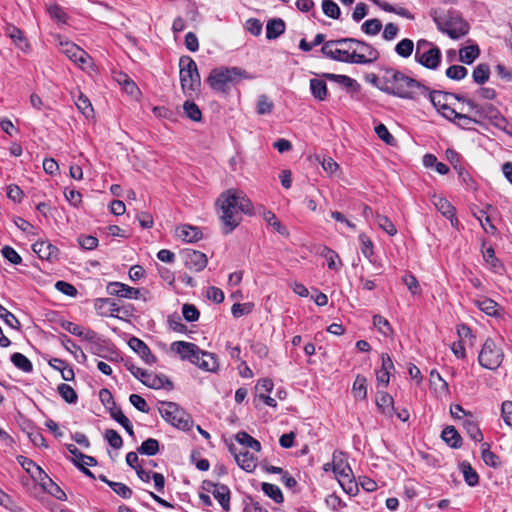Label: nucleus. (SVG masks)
<instances>
[{"mask_svg":"<svg viewBox=\"0 0 512 512\" xmlns=\"http://www.w3.org/2000/svg\"><path fill=\"white\" fill-rule=\"evenodd\" d=\"M392 396L384 391H380L376 395V405L381 413L391 416L394 411Z\"/></svg>","mask_w":512,"mask_h":512,"instance_id":"nucleus-24","label":"nucleus"},{"mask_svg":"<svg viewBox=\"0 0 512 512\" xmlns=\"http://www.w3.org/2000/svg\"><path fill=\"white\" fill-rule=\"evenodd\" d=\"M104 437L114 449H120L123 445L122 437L114 429H107Z\"/></svg>","mask_w":512,"mask_h":512,"instance_id":"nucleus-59","label":"nucleus"},{"mask_svg":"<svg viewBox=\"0 0 512 512\" xmlns=\"http://www.w3.org/2000/svg\"><path fill=\"white\" fill-rule=\"evenodd\" d=\"M236 440L241 445L251 448L254 451L258 452L261 450L260 442L244 431H240L236 434Z\"/></svg>","mask_w":512,"mask_h":512,"instance_id":"nucleus-43","label":"nucleus"},{"mask_svg":"<svg viewBox=\"0 0 512 512\" xmlns=\"http://www.w3.org/2000/svg\"><path fill=\"white\" fill-rule=\"evenodd\" d=\"M125 366L135 378L140 380L145 386L149 388L160 389L165 387L166 384L170 387L172 386L171 381L164 375H156L154 373H150L147 370L137 367L132 363H126Z\"/></svg>","mask_w":512,"mask_h":512,"instance_id":"nucleus-11","label":"nucleus"},{"mask_svg":"<svg viewBox=\"0 0 512 512\" xmlns=\"http://www.w3.org/2000/svg\"><path fill=\"white\" fill-rule=\"evenodd\" d=\"M460 469L463 473V477L466 481V483L473 487L476 486L479 482V476L477 472L472 468L471 464L469 462L463 461L460 464Z\"/></svg>","mask_w":512,"mask_h":512,"instance_id":"nucleus-37","label":"nucleus"},{"mask_svg":"<svg viewBox=\"0 0 512 512\" xmlns=\"http://www.w3.org/2000/svg\"><path fill=\"white\" fill-rule=\"evenodd\" d=\"M171 349L179 354L182 360L190 361L192 364L197 362V357L201 355V349L194 343L186 341H175Z\"/></svg>","mask_w":512,"mask_h":512,"instance_id":"nucleus-17","label":"nucleus"},{"mask_svg":"<svg viewBox=\"0 0 512 512\" xmlns=\"http://www.w3.org/2000/svg\"><path fill=\"white\" fill-rule=\"evenodd\" d=\"M441 437L452 448H459L461 446V436L454 426H447L442 431Z\"/></svg>","mask_w":512,"mask_h":512,"instance_id":"nucleus-28","label":"nucleus"},{"mask_svg":"<svg viewBox=\"0 0 512 512\" xmlns=\"http://www.w3.org/2000/svg\"><path fill=\"white\" fill-rule=\"evenodd\" d=\"M432 201L436 209L450 220L453 227H456L458 225V220L455 218V208L451 203L446 198L436 195L433 196Z\"/></svg>","mask_w":512,"mask_h":512,"instance_id":"nucleus-20","label":"nucleus"},{"mask_svg":"<svg viewBox=\"0 0 512 512\" xmlns=\"http://www.w3.org/2000/svg\"><path fill=\"white\" fill-rule=\"evenodd\" d=\"M193 364L207 372H217L219 369V362L216 354L203 350H201V355L197 357V362H194Z\"/></svg>","mask_w":512,"mask_h":512,"instance_id":"nucleus-21","label":"nucleus"},{"mask_svg":"<svg viewBox=\"0 0 512 512\" xmlns=\"http://www.w3.org/2000/svg\"><path fill=\"white\" fill-rule=\"evenodd\" d=\"M490 76V67L486 63L478 64L472 73L473 81L476 84L483 85L489 80Z\"/></svg>","mask_w":512,"mask_h":512,"instance_id":"nucleus-34","label":"nucleus"},{"mask_svg":"<svg viewBox=\"0 0 512 512\" xmlns=\"http://www.w3.org/2000/svg\"><path fill=\"white\" fill-rule=\"evenodd\" d=\"M373 325L378 329L380 333L387 336L391 333L392 329L387 319L381 315L373 316Z\"/></svg>","mask_w":512,"mask_h":512,"instance_id":"nucleus-61","label":"nucleus"},{"mask_svg":"<svg viewBox=\"0 0 512 512\" xmlns=\"http://www.w3.org/2000/svg\"><path fill=\"white\" fill-rule=\"evenodd\" d=\"M129 347L137 353L142 360L149 365H153L156 363L157 358L152 354L150 348L147 344L137 337H131L128 341Z\"/></svg>","mask_w":512,"mask_h":512,"instance_id":"nucleus-18","label":"nucleus"},{"mask_svg":"<svg viewBox=\"0 0 512 512\" xmlns=\"http://www.w3.org/2000/svg\"><path fill=\"white\" fill-rule=\"evenodd\" d=\"M254 304L251 302L235 303L231 308V313L235 318L248 315L252 312Z\"/></svg>","mask_w":512,"mask_h":512,"instance_id":"nucleus-57","label":"nucleus"},{"mask_svg":"<svg viewBox=\"0 0 512 512\" xmlns=\"http://www.w3.org/2000/svg\"><path fill=\"white\" fill-rule=\"evenodd\" d=\"M33 251L41 258L50 260L52 257L55 256V253L57 252V249L52 244L45 242V241H38L33 244L32 246Z\"/></svg>","mask_w":512,"mask_h":512,"instance_id":"nucleus-26","label":"nucleus"},{"mask_svg":"<svg viewBox=\"0 0 512 512\" xmlns=\"http://www.w3.org/2000/svg\"><path fill=\"white\" fill-rule=\"evenodd\" d=\"M375 220L380 229L385 231L388 235L394 236L397 233V229L393 222L385 215L376 213Z\"/></svg>","mask_w":512,"mask_h":512,"instance_id":"nucleus-44","label":"nucleus"},{"mask_svg":"<svg viewBox=\"0 0 512 512\" xmlns=\"http://www.w3.org/2000/svg\"><path fill=\"white\" fill-rule=\"evenodd\" d=\"M0 318L5 322L6 325L13 329L19 330L21 325L19 320L14 314L8 311L4 306L0 304Z\"/></svg>","mask_w":512,"mask_h":512,"instance_id":"nucleus-51","label":"nucleus"},{"mask_svg":"<svg viewBox=\"0 0 512 512\" xmlns=\"http://www.w3.org/2000/svg\"><path fill=\"white\" fill-rule=\"evenodd\" d=\"M322 10L327 17L332 19H339L341 14L339 6L333 0H323Z\"/></svg>","mask_w":512,"mask_h":512,"instance_id":"nucleus-50","label":"nucleus"},{"mask_svg":"<svg viewBox=\"0 0 512 512\" xmlns=\"http://www.w3.org/2000/svg\"><path fill=\"white\" fill-rule=\"evenodd\" d=\"M455 95L456 94L444 93V92L436 91V90H434V91L428 90V92L425 96H428L430 102L433 104V106L437 110H441V108H443V106H445L447 104L448 97L455 98Z\"/></svg>","mask_w":512,"mask_h":512,"instance_id":"nucleus-29","label":"nucleus"},{"mask_svg":"<svg viewBox=\"0 0 512 512\" xmlns=\"http://www.w3.org/2000/svg\"><path fill=\"white\" fill-rule=\"evenodd\" d=\"M481 455L482 459L486 465L491 467H497L499 464V457L490 450V447L487 443H483L481 445Z\"/></svg>","mask_w":512,"mask_h":512,"instance_id":"nucleus-48","label":"nucleus"},{"mask_svg":"<svg viewBox=\"0 0 512 512\" xmlns=\"http://www.w3.org/2000/svg\"><path fill=\"white\" fill-rule=\"evenodd\" d=\"M182 314L186 321L195 322L199 319V310L193 304H184L182 307Z\"/></svg>","mask_w":512,"mask_h":512,"instance_id":"nucleus-63","label":"nucleus"},{"mask_svg":"<svg viewBox=\"0 0 512 512\" xmlns=\"http://www.w3.org/2000/svg\"><path fill=\"white\" fill-rule=\"evenodd\" d=\"M212 495L219 502L224 511L228 512L230 510V489L226 485L220 484L213 489Z\"/></svg>","mask_w":512,"mask_h":512,"instance_id":"nucleus-25","label":"nucleus"},{"mask_svg":"<svg viewBox=\"0 0 512 512\" xmlns=\"http://www.w3.org/2000/svg\"><path fill=\"white\" fill-rule=\"evenodd\" d=\"M478 117L489 120L493 126L503 131L506 130V126L508 125L506 118L494 105L490 103L481 105Z\"/></svg>","mask_w":512,"mask_h":512,"instance_id":"nucleus-16","label":"nucleus"},{"mask_svg":"<svg viewBox=\"0 0 512 512\" xmlns=\"http://www.w3.org/2000/svg\"><path fill=\"white\" fill-rule=\"evenodd\" d=\"M414 58L423 67L436 70L441 64L442 53L432 42L420 39L416 43Z\"/></svg>","mask_w":512,"mask_h":512,"instance_id":"nucleus-7","label":"nucleus"},{"mask_svg":"<svg viewBox=\"0 0 512 512\" xmlns=\"http://www.w3.org/2000/svg\"><path fill=\"white\" fill-rule=\"evenodd\" d=\"M229 451L234 455L237 464L245 471L252 472L256 468V458L248 451L236 452L234 445L229 447Z\"/></svg>","mask_w":512,"mask_h":512,"instance_id":"nucleus-19","label":"nucleus"},{"mask_svg":"<svg viewBox=\"0 0 512 512\" xmlns=\"http://www.w3.org/2000/svg\"><path fill=\"white\" fill-rule=\"evenodd\" d=\"M141 455L154 456L159 452V442L154 438H148L137 448Z\"/></svg>","mask_w":512,"mask_h":512,"instance_id":"nucleus-40","label":"nucleus"},{"mask_svg":"<svg viewBox=\"0 0 512 512\" xmlns=\"http://www.w3.org/2000/svg\"><path fill=\"white\" fill-rule=\"evenodd\" d=\"M185 266L195 272L202 271L207 266V257L204 253L192 249H185L181 252Z\"/></svg>","mask_w":512,"mask_h":512,"instance_id":"nucleus-15","label":"nucleus"},{"mask_svg":"<svg viewBox=\"0 0 512 512\" xmlns=\"http://www.w3.org/2000/svg\"><path fill=\"white\" fill-rule=\"evenodd\" d=\"M66 448L75 457V459H73V462L78 461L81 464L86 465V466L96 465L97 461L94 457L83 454L82 452H80L78 450V448L75 445L67 444Z\"/></svg>","mask_w":512,"mask_h":512,"instance_id":"nucleus-35","label":"nucleus"},{"mask_svg":"<svg viewBox=\"0 0 512 512\" xmlns=\"http://www.w3.org/2000/svg\"><path fill=\"white\" fill-rule=\"evenodd\" d=\"M6 35L11 38L15 45H17V47L22 51L25 52L29 49L30 45L23 32L19 28L13 25H8L6 27Z\"/></svg>","mask_w":512,"mask_h":512,"instance_id":"nucleus-23","label":"nucleus"},{"mask_svg":"<svg viewBox=\"0 0 512 512\" xmlns=\"http://www.w3.org/2000/svg\"><path fill=\"white\" fill-rule=\"evenodd\" d=\"M430 17L436 24L437 29L447 34L451 39L458 40L469 33V23L457 11L432 8L429 12Z\"/></svg>","mask_w":512,"mask_h":512,"instance_id":"nucleus-3","label":"nucleus"},{"mask_svg":"<svg viewBox=\"0 0 512 512\" xmlns=\"http://www.w3.org/2000/svg\"><path fill=\"white\" fill-rule=\"evenodd\" d=\"M359 241H360V244H361V252L362 254L370 259L371 256L373 255V248H374V245H373V242L371 241V239L364 233H361L358 237Z\"/></svg>","mask_w":512,"mask_h":512,"instance_id":"nucleus-60","label":"nucleus"},{"mask_svg":"<svg viewBox=\"0 0 512 512\" xmlns=\"http://www.w3.org/2000/svg\"><path fill=\"white\" fill-rule=\"evenodd\" d=\"M242 78H248L245 70L238 67L222 66L214 68L210 72L207 83L216 92L228 93L230 85L237 84Z\"/></svg>","mask_w":512,"mask_h":512,"instance_id":"nucleus-4","label":"nucleus"},{"mask_svg":"<svg viewBox=\"0 0 512 512\" xmlns=\"http://www.w3.org/2000/svg\"><path fill=\"white\" fill-rule=\"evenodd\" d=\"M61 51L81 69L91 66L92 58L89 54L72 42H61Z\"/></svg>","mask_w":512,"mask_h":512,"instance_id":"nucleus-14","label":"nucleus"},{"mask_svg":"<svg viewBox=\"0 0 512 512\" xmlns=\"http://www.w3.org/2000/svg\"><path fill=\"white\" fill-rule=\"evenodd\" d=\"M107 293L111 296H117L127 299H140L147 301L148 298L145 296L148 294L147 290H141L139 288L131 287L121 282H110L106 287Z\"/></svg>","mask_w":512,"mask_h":512,"instance_id":"nucleus-13","label":"nucleus"},{"mask_svg":"<svg viewBox=\"0 0 512 512\" xmlns=\"http://www.w3.org/2000/svg\"><path fill=\"white\" fill-rule=\"evenodd\" d=\"M262 491L276 503H282L284 498L281 489L274 484L263 483Z\"/></svg>","mask_w":512,"mask_h":512,"instance_id":"nucleus-46","label":"nucleus"},{"mask_svg":"<svg viewBox=\"0 0 512 512\" xmlns=\"http://www.w3.org/2000/svg\"><path fill=\"white\" fill-rule=\"evenodd\" d=\"M384 93L402 99L417 100L425 96L428 88L420 81L395 68H384Z\"/></svg>","mask_w":512,"mask_h":512,"instance_id":"nucleus-2","label":"nucleus"},{"mask_svg":"<svg viewBox=\"0 0 512 512\" xmlns=\"http://www.w3.org/2000/svg\"><path fill=\"white\" fill-rule=\"evenodd\" d=\"M352 392L355 398L366 399L367 397V379L363 375H357L353 383Z\"/></svg>","mask_w":512,"mask_h":512,"instance_id":"nucleus-39","label":"nucleus"},{"mask_svg":"<svg viewBox=\"0 0 512 512\" xmlns=\"http://www.w3.org/2000/svg\"><path fill=\"white\" fill-rule=\"evenodd\" d=\"M480 50L478 45H470L460 49L459 59L465 64H472L475 59L479 56Z\"/></svg>","mask_w":512,"mask_h":512,"instance_id":"nucleus-33","label":"nucleus"},{"mask_svg":"<svg viewBox=\"0 0 512 512\" xmlns=\"http://www.w3.org/2000/svg\"><path fill=\"white\" fill-rule=\"evenodd\" d=\"M446 119L455 121L457 120H466V121H472V118L465 115L456 112L453 108H451L448 103L441 108V110H438Z\"/></svg>","mask_w":512,"mask_h":512,"instance_id":"nucleus-53","label":"nucleus"},{"mask_svg":"<svg viewBox=\"0 0 512 512\" xmlns=\"http://www.w3.org/2000/svg\"><path fill=\"white\" fill-rule=\"evenodd\" d=\"M467 69L461 65H451L446 70V76L452 80H462L467 76Z\"/></svg>","mask_w":512,"mask_h":512,"instance_id":"nucleus-56","label":"nucleus"},{"mask_svg":"<svg viewBox=\"0 0 512 512\" xmlns=\"http://www.w3.org/2000/svg\"><path fill=\"white\" fill-rule=\"evenodd\" d=\"M462 425L471 439L475 441H482L483 435L478 427V424L474 420L465 419Z\"/></svg>","mask_w":512,"mask_h":512,"instance_id":"nucleus-45","label":"nucleus"},{"mask_svg":"<svg viewBox=\"0 0 512 512\" xmlns=\"http://www.w3.org/2000/svg\"><path fill=\"white\" fill-rule=\"evenodd\" d=\"M57 391L66 402L76 403L78 396L70 385L61 383L58 385Z\"/></svg>","mask_w":512,"mask_h":512,"instance_id":"nucleus-49","label":"nucleus"},{"mask_svg":"<svg viewBox=\"0 0 512 512\" xmlns=\"http://www.w3.org/2000/svg\"><path fill=\"white\" fill-rule=\"evenodd\" d=\"M504 358L501 348L492 339H487L478 355L479 364L489 370L497 369Z\"/></svg>","mask_w":512,"mask_h":512,"instance_id":"nucleus-10","label":"nucleus"},{"mask_svg":"<svg viewBox=\"0 0 512 512\" xmlns=\"http://www.w3.org/2000/svg\"><path fill=\"white\" fill-rule=\"evenodd\" d=\"M430 383L435 389H440L443 392H448V383L441 377L440 373L436 370L430 372Z\"/></svg>","mask_w":512,"mask_h":512,"instance_id":"nucleus-64","label":"nucleus"},{"mask_svg":"<svg viewBox=\"0 0 512 512\" xmlns=\"http://www.w3.org/2000/svg\"><path fill=\"white\" fill-rule=\"evenodd\" d=\"M216 206L224 234L231 233L240 224L242 214H253V205L250 199L238 189H228L222 192L216 201Z\"/></svg>","mask_w":512,"mask_h":512,"instance_id":"nucleus-1","label":"nucleus"},{"mask_svg":"<svg viewBox=\"0 0 512 512\" xmlns=\"http://www.w3.org/2000/svg\"><path fill=\"white\" fill-rule=\"evenodd\" d=\"M17 462L22 466V468L33 478L34 475L40 474V466L37 465L33 460L25 457L18 456Z\"/></svg>","mask_w":512,"mask_h":512,"instance_id":"nucleus-47","label":"nucleus"},{"mask_svg":"<svg viewBox=\"0 0 512 512\" xmlns=\"http://www.w3.org/2000/svg\"><path fill=\"white\" fill-rule=\"evenodd\" d=\"M180 83L184 94L191 96L201 84L200 75L195 61L189 56H182L179 60Z\"/></svg>","mask_w":512,"mask_h":512,"instance_id":"nucleus-6","label":"nucleus"},{"mask_svg":"<svg viewBox=\"0 0 512 512\" xmlns=\"http://www.w3.org/2000/svg\"><path fill=\"white\" fill-rule=\"evenodd\" d=\"M264 220L267 222V224L273 229L278 232L280 235L288 237L289 232L287 228L279 221V219L276 217V215L271 212L267 211L264 213Z\"/></svg>","mask_w":512,"mask_h":512,"instance_id":"nucleus-38","label":"nucleus"},{"mask_svg":"<svg viewBox=\"0 0 512 512\" xmlns=\"http://www.w3.org/2000/svg\"><path fill=\"white\" fill-rule=\"evenodd\" d=\"M59 338L61 344L65 347V349L72 353L77 360H79L80 358L82 360H86V355L81 349V347L74 343L67 335L62 334L60 335Z\"/></svg>","mask_w":512,"mask_h":512,"instance_id":"nucleus-31","label":"nucleus"},{"mask_svg":"<svg viewBox=\"0 0 512 512\" xmlns=\"http://www.w3.org/2000/svg\"><path fill=\"white\" fill-rule=\"evenodd\" d=\"M159 412L165 421L179 429L189 430L192 426L191 417L174 402L161 403Z\"/></svg>","mask_w":512,"mask_h":512,"instance_id":"nucleus-8","label":"nucleus"},{"mask_svg":"<svg viewBox=\"0 0 512 512\" xmlns=\"http://www.w3.org/2000/svg\"><path fill=\"white\" fill-rule=\"evenodd\" d=\"M310 90L314 98L319 101H323L327 97V85L326 82L321 79H311Z\"/></svg>","mask_w":512,"mask_h":512,"instance_id":"nucleus-30","label":"nucleus"},{"mask_svg":"<svg viewBox=\"0 0 512 512\" xmlns=\"http://www.w3.org/2000/svg\"><path fill=\"white\" fill-rule=\"evenodd\" d=\"M285 32V22L280 19L269 20L266 26V37L269 40L276 39Z\"/></svg>","mask_w":512,"mask_h":512,"instance_id":"nucleus-27","label":"nucleus"},{"mask_svg":"<svg viewBox=\"0 0 512 512\" xmlns=\"http://www.w3.org/2000/svg\"><path fill=\"white\" fill-rule=\"evenodd\" d=\"M349 40H351L348 43L350 44L353 63L366 64L378 59L379 52L370 44L354 38H349Z\"/></svg>","mask_w":512,"mask_h":512,"instance_id":"nucleus-12","label":"nucleus"},{"mask_svg":"<svg viewBox=\"0 0 512 512\" xmlns=\"http://www.w3.org/2000/svg\"><path fill=\"white\" fill-rule=\"evenodd\" d=\"M183 109L187 117L193 121H200L202 118V113L199 107L192 101H186L183 104Z\"/></svg>","mask_w":512,"mask_h":512,"instance_id":"nucleus-54","label":"nucleus"},{"mask_svg":"<svg viewBox=\"0 0 512 512\" xmlns=\"http://www.w3.org/2000/svg\"><path fill=\"white\" fill-rule=\"evenodd\" d=\"M349 38L324 42L321 52L328 58L345 63H353Z\"/></svg>","mask_w":512,"mask_h":512,"instance_id":"nucleus-9","label":"nucleus"},{"mask_svg":"<svg viewBox=\"0 0 512 512\" xmlns=\"http://www.w3.org/2000/svg\"><path fill=\"white\" fill-rule=\"evenodd\" d=\"M361 29L367 35H377L382 29V23L379 19H369L365 21Z\"/></svg>","mask_w":512,"mask_h":512,"instance_id":"nucleus-55","label":"nucleus"},{"mask_svg":"<svg viewBox=\"0 0 512 512\" xmlns=\"http://www.w3.org/2000/svg\"><path fill=\"white\" fill-rule=\"evenodd\" d=\"M384 79V68L380 69L378 74L375 73H368L365 75L366 82L372 84L382 92H384V82H382Z\"/></svg>","mask_w":512,"mask_h":512,"instance_id":"nucleus-58","label":"nucleus"},{"mask_svg":"<svg viewBox=\"0 0 512 512\" xmlns=\"http://www.w3.org/2000/svg\"><path fill=\"white\" fill-rule=\"evenodd\" d=\"M109 487L123 499H129L132 496V490L126 484L121 482L109 483Z\"/></svg>","mask_w":512,"mask_h":512,"instance_id":"nucleus-62","label":"nucleus"},{"mask_svg":"<svg viewBox=\"0 0 512 512\" xmlns=\"http://www.w3.org/2000/svg\"><path fill=\"white\" fill-rule=\"evenodd\" d=\"M274 108V104L271 99L262 94L258 97L257 101V113L260 115L270 114Z\"/></svg>","mask_w":512,"mask_h":512,"instance_id":"nucleus-52","label":"nucleus"},{"mask_svg":"<svg viewBox=\"0 0 512 512\" xmlns=\"http://www.w3.org/2000/svg\"><path fill=\"white\" fill-rule=\"evenodd\" d=\"M178 238L185 242H195L202 238V233L198 227L191 225H182L176 229Z\"/></svg>","mask_w":512,"mask_h":512,"instance_id":"nucleus-22","label":"nucleus"},{"mask_svg":"<svg viewBox=\"0 0 512 512\" xmlns=\"http://www.w3.org/2000/svg\"><path fill=\"white\" fill-rule=\"evenodd\" d=\"M11 362L23 372L29 373L33 370L31 361L22 353L15 352L11 355Z\"/></svg>","mask_w":512,"mask_h":512,"instance_id":"nucleus-42","label":"nucleus"},{"mask_svg":"<svg viewBox=\"0 0 512 512\" xmlns=\"http://www.w3.org/2000/svg\"><path fill=\"white\" fill-rule=\"evenodd\" d=\"M332 471L345 493L350 496L358 494L359 488L353 471L348 462L341 457V454H333Z\"/></svg>","mask_w":512,"mask_h":512,"instance_id":"nucleus-5","label":"nucleus"},{"mask_svg":"<svg viewBox=\"0 0 512 512\" xmlns=\"http://www.w3.org/2000/svg\"><path fill=\"white\" fill-rule=\"evenodd\" d=\"M414 42L409 38H404L399 41L395 46V52L402 58L410 57L415 50Z\"/></svg>","mask_w":512,"mask_h":512,"instance_id":"nucleus-36","label":"nucleus"},{"mask_svg":"<svg viewBox=\"0 0 512 512\" xmlns=\"http://www.w3.org/2000/svg\"><path fill=\"white\" fill-rule=\"evenodd\" d=\"M75 105L86 118L93 117L94 109L92 107V104L88 97L80 91L78 92V96L75 100Z\"/></svg>","mask_w":512,"mask_h":512,"instance_id":"nucleus-32","label":"nucleus"},{"mask_svg":"<svg viewBox=\"0 0 512 512\" xmlns=\"http://www.w3.org/2000/svg\"><path fill=\"white\" fill-rule=\"evenodd\" d=\"M477 307L489 316H496L498 313V304L490 298L475 300Z\"/></svg>","mask_w":512,"mask_h":512,"instance_id":"nucleus-41","label":"nucleus"}]
</instances>
